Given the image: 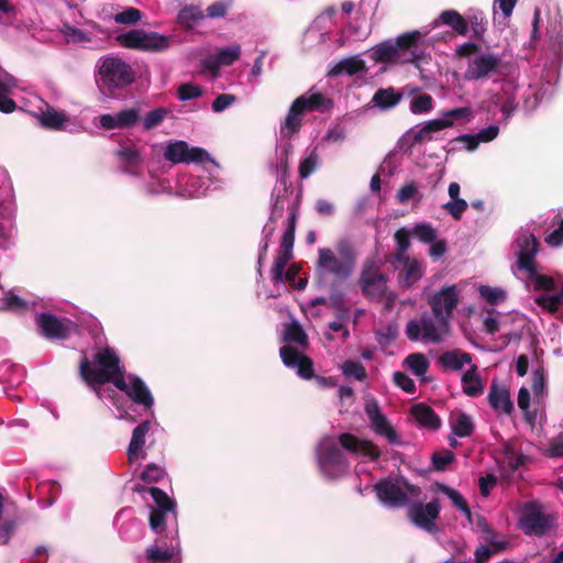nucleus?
<instances>
[{
	"mask_svg": "<svg viewBox=\"0 0 563 563\" xmlns=\"http://www.w3.org/2000/svg\"><path fill=\"white\" fill-rule=\"evenodd\" d=\"M151 429V421L144 420L133 429L132 438L126 451L129 463H134L141 455L145 444V437Z\"/></svg>",
	"mask_w": 563,
	"mask_h": 563,
	"instance_id": "22",
	"label": "nucleus"
},
{
	"mask_svg": "<svg viewBox=\"0 0 563 563\" xmlns=\"http://www.w3.org/2000/svg\"><path fill=\"white\" fill-rule=\"evenodd\" d=\"M555 517L544 514L541 504L528 501L521 508L519 527L527 536L543 537L554 526Z\"/></svg>",
	"mask_w": 563,
	"mask_h": 563,
	"instance_id": "7",
	"label": "nucleus"
},
{
	"mask_svg": "<svg viewBox=\"0 0 563 563\" xmlns=\"http://www.w3.org/2000/svg\"><path fill=\"white\" fill-rule=\"evenodd\" d=\"M170 40L167 36L161 35L156 32H145L143 49L151 52L164 51L169 46Z\"/></svg>",
	"mask_w": 563,
	"mask_h": 563,
	"instance_id": "40",
	"label": "nucleus"
},
{
	"mask_svg": "<svg viewBox=\"0 0 563 563\" xmlns=\"http://www.w3.org/2000/svg\"><path fill=\"white\" fill-rule=\"evenodd\" d=\"M291 151V146L288 145L284 148L285 159L280 162L279 168H280V177L279 183L284 187V192L286 194L289 190V187L291 184H289V176H290V169L288 165V155Z\"/></svg>",
	"mask_w": 563,
	"mask_h": 563,
	"instance_id": "59",
	"label": "nucleus"
},
{
	"mask_svg": "<svg viewBox=\"0 0 563 563\" xmlns=\"http://www.w3.org/2000/svg\"><path fill=\"white\" fill-rule=\"evenodd\" d=\"M479 294L490 305H498L506 298V292L496 287L481 286Z\"/></svg>",
	"mask_w": 563,
	"mask_h": 563,
	"instance_id": "53",
	"label": "nucleus"
},
{
	"mask_svg": "<svg viewBox=\"0 0 563 563\" xmlns=\"http://www.w3.org/2000/svg\"><path fill=\"white\" fill-rule=\"evenodd\" d=\"M440 515V503L438 499L423 505L416 503L408 509L409 519L419 528L432 532L437 529L434 520Z\"/></svg>",
	"mask_w": 563,
	"mask_h": 563,
	"instance_id": "14",
	"label": "nucleus"
},
{
	"mask_svg": "<svg viewBox=\"0 0 563 563\" xmlns=\"http://www.w3.org/2000/svg\"><path fill=\"white\" fill-rule=\"evenodd\" d=\"M167 115V110L165 108H156L150 111L143 119V128L144 130H152L158 126Z\"/></svg>",
	"mask_w": 563,
	"mask_h": 563,
	"instance_id": "51",
	"label": "nucleus"
},
{
	"mask_svg": "<svg viewBox=\"0 0 563 563\" xmlns=\"http://www.w3.org/2000/svg\"><path fill=\"white\" fill-rule=\"evenodd\" d=\"M357 261V251L352 241L340 239L334 249L320 247L314 264L316 285H342L353 274Z\"/></svg>",
	"mask_w": 563,
	"mask_h": 563,
	"instance_id": "2",
	"label": "nucleus"
},
{
	"mask_svg": "<svg viewBox=\"0 0 563 563\" xmlns=\"http://www.w3.org/2000/svg\"><path fill=\"white\" fill-rule=\"evenodd\" d=\"M536 303L543 309L548 310L551 313H554L559 310V306L561 303V300L553 295V296H540L536 299Z\"/></svg>",
	"mask_w": 563,
	"mask_h": 563,
	"instance_id": "64",
	"label": "nucleus"
},
{
	"mask_svg": "<svg viewBox=\"0 0 563 563\" xmlns=\"http://www.w3.org/2000/svg\"><path fill=\"white\" fill-rule=\"evenodd\" d=\"M439 20L442 24L450 26L459 35H466L468 32V21L456 10H444L440 13Z\"/></svg>",
	"mask_w": 563,
	"mask_h": 563,
	"instance_id": "30",
	"label": "nucleus"
},
{
	"mask_svg": "<svg viewBox=\"0 0 563 563\" xmlns=\"http://www.w3.org/2000/svg\"><path fill=\"white\" fill-rule=\"evenodd\" d=\"M421 37L422 33L415 30L400 34L395 42L384 41L373 48L371 58L375 63L413 64L418 67L424 56L423 51L419 49Z\"/></svg>",
	"mask_w": 563,
	"mask_h": 563,
	"instance_id": "3",
	"label": "nucleus"
},
{
	"mask_svg": "<svg viewBox=\"0 0 563 563\" xmlns=\"http://www.w3.org/2000/svg\"><path fill=\"white\" fill-rule=\"evenodd\" d=\"M450 426L452 432L459 438L472 435L475 428L471 417L464 411L451 413Z\"/></svg>",
	"mask_w": 563,
	"mask_h": 563,
	"instance_id": "28",
	"label": "nucleus"
},
{
	"mask_svg": "<svg viewBox=\"0 0 563 563\" xmlns=\"http://www.w3.org/2000/svg\"><path fill=\"white\" fill-rule=\"evenodd\" d=\"M455 459V455L450 450H444L443 452H435L431 456V462L433 468L438 472H443L446 470L448 465L452 463Z\"/></svg>",
	"mask_w": 563,
	"mask_h": 563,
	"instance_id": "52",
	"label": "nucleus"
},
{
	"mask_svg": "<svg viewBox=\"0 0 563 563\" xmlns=\"http://www.w3.org/2000/svg\"><path fill=\"white\" fill-rule=\"evenodd\" d=\"M333 107V101L321 92H307L296 98L282 124L280 133L290 139L298 133L302 125V115L307 112H325Z\"/></svg>",
	"mask_w": 563,
	"mask_h": 563,
	"instance_id": "4",
	"label": "nucleus"
},
{
	"mask_svg": "<svg viewBox=\"0 0 563 563\" xmlns=\"http://www.w3.org/2000/svg\"><path fill=\"white\" fill-rule=\"evenodd\" d=\"M317 167V156L312 153L300 161L298 173L301 179L308 178Z\"/></svg>",
	"mask_w": 563,
	"mask_h": 563,
	"instance_id": "61",
	"label": "nucleus"
},
{
	"mask_svg": "<svg viewBox=\"0 0 563 563\" xmlns=\"http://www.w3.org/2000/svg\"><path fill=\"white\" fill-rule=\"evenodd\" d=\"M148 494L156 504L155 509L175 511L176 503L163 489L158 487H150Z\"/></svg>",
	"mask_w": 563,
	"mask_h": 563,
	"instance_id": "42",
	"label": "nucleus"
},
{
	"mask_svg": "<svg viewBox=\"0 0 563 563\" xmlns=\"http://www.w3.org/2000/svg\"><path fill=\"white\" fill-rule=\"evenodd\" d=\"M145 556L150 563H168L173 560L174 552L169 548H159L157 544H153L146 549Z\"/></svg>",
	"mask_w": 563,
	"mask_h": 563,
	"instance_id": "41",
	"label": "nucleus"
},
{
	"mask_svg": "<svg viewBox=\"0 0 563 563\" xmlns=\"http://www.w3.org/2000/svg\"><path fill=\"white\" fill-rule=\"evenodd\" d=\"M283 341L286 343H296L301 349H307L309 339L302 327L294 321L285 327Z\"/></svg>",
	"mask_w": 563,
	"mask_h": 563,
	"instance_id": "32",
	"label": "nucleus"
},
{
	"mask_svg": "<svg viewBox=\"0 0 563 563\" xmlns=\"http://www.w3.org/2000/svg\"><path fill=\"white\" fill-rule=\"evenodd\" d=\"M433 108V99L429 93H422L410 102V111L415 114L428 113Z\"/></svg>",
	"mask_w": 563,
	"mask_h": 563,
	"instance_id": "46",
	"label": "nucleus"
},
{
	"mask_svg": "<svg viewBox=\"0 0 563 563\" xmlns=\"http://www.w3.org/2000/svg\"><path fill=\"white\" fill-rule=\"evenodd\" d=\"M422 276V265L418 260L413 258L412 261L402 266V269L399 273V283L401 287L409 288L415 283L420 280Z\"/></svg>",
	"mask_w": 563,
	"mask_h": 563,
	"instance_id": "31",
	"label": "nucleus"
},
{
	"mask_svg": "<svg viewBox=\"0 0 563 563\" xmlns=\"http://www.w3.org/2000/svg\"><path fill=\"white\" fill-rule=\"evenodd\" d=\"M339 443L347 452L358 456L369 457L372 461L378 460L382 454L379 448L374 442L358 439L356 435L349 432L339 435Z\"/></svg>",
	"mask_w": 563,
	"mask_h": 563,
	"instance_id": "18",
	"label": "nucleus"
},
{
	"mask_svg": "<svg viewBox=\"0 0 563 563\" xmlns=\"http://www.w3.org/2000/svg\"><path fill=\"white\" fill-rule=\"evenodd\" d=\"M166 475V472L163 467L157 464L151 463L147 464L144 471L140 474V478L146 483H157Z\"/></svg>",
	"mask_w": 563,
	"mask_h": 563,
	"instance_id": "48",
	"label": "nucleus"
},
{
	"mask_svg": "<svg viewBox=\"0 0 563 563\" xmlns=\"http://www.w3.org/2000/svg\"><path fill=\"white\" fill-rule=\"evenodd\" d=\"M99 75L102 85L109 90L122 89L135 80V71L130 64L119 57H106L100 67Z\"/></svg>",
	"mask_w": 563,
	"mask_h": 563,
	"instance_id": "6",
	"label": "nucleus"
},
{
	"mask_svg": "<svg viewBox=\"0 0 563 563\" xmlns=\"http://www.w3.org/2000/svg\"><path fill=\"white\" fill-rule=\"evenodd\" d=\"M412 235L423 243H432L437 240V231L428 223H418L413 230Z\"/></svg>",
	"mask_w": 563,
	"mask_h": 563,
	"instance_id": "50",
	"label": "nucleus"
},
{
	"mask_svg": "<svg viewBox=\"0 0 563 563\" xmlns=\"http://www.w3.org/2000/svg\"><path fill=\"white\" fill-rule=\"evenodd\" d=\"M26 306H27L26 302L22 298H20L19 296H16L10 291L3 298L0 309H5V310H10V311H19V310H24L26 308Z\"/></svg>",
	"mask_w": 563,
	"mask_h": 563,
	"instance_id": "57",
	"label": "nucleus"
},
{
	"mask_svg": "<svg viewBox=\"0 0 563 563\" xmlns=\"http://www.w3.org/2000/svg\"><path fill=\"white\" fill-rule=\"evenodd\" d=\"M500 57L495 53L479 54L467 63L464 78L471 81L488 79L490 75L499 73Z\"/></svg>",
	"mask_w": 563,
	"mask_h": 563,
	"instance_id": "12",
	"label": "nucleus"
},
{
	"mask_svg": "<svg viewBox=\"0 0 563 563\" xmlns=\"http://www.w3.org/2000/svg\"><path fill=\"white\" fill-rule=\"evenodd\" d=\"M374 490L379 501L393 508L402 507L409 501L406 492H404L396 482L389 478H383L377 482L374 486Z\"/></svg>",
	"mask_w": 563,
	"mask_h": 563,
	"instance_id": "17",
	"label": "nucleus"
},
{
	"mask_svg": "<svg viewBox=\"0 0 563 563\" xmlns=\"http://www.w3.org/2000/svg\"><path fill=\"white\" fill-rule=\"evenodd\" d=\"M410 412L416 421L423 428L437 431L441 427V418L427 404L419 402L411 407Z\"/></svg>",
	"mask_w": 563,
	"mask_h": 563,
	"instance_id": "21",
	"label": "nucleus"
},
{
	"mask_svg": "<svg viewBox=\"0 0 563 563\" xmlns=\"http://www.w3.org/2000/svg\"><path fill=\"white\" fill-rule=\"evenodd\" d=\"M463 393L470 397H477L484 393V384L477 374V366L472 365L462 375Z\"/></svg>",
	"mask_w": 563,
	"mask_h": 563,
	"instance_id": "26",
	"label": "nucleus"
},
{
	"mask_svg": "<svg viewBox=\"0 0 563 563\" xmlns=\"http://www.w3.org/2000/svg\"><path fill=\"white\" fill-rule=\"evenodd\" d=\"M394 383L408 394H412L416 390L415 382L402 372L394 373Z\"/></svg>",
	"mask_w": 563,
	"mask_h": 563,
	"instance_id": "62",
	"label": "nucleus"
},
{
	"mask_svg": "<svg viewBox=\"0 0 563 563\" xmlns=\"http://www.w3.org/2000/svg\"><path fill=\"white\" fill-rule=\"evenodd\" d=\"M468 203L462 198L451 199L442 206V208L454 219L461 220L466 211Z\"/></svg>",
	"mask_w": 563,
	"mask_h": 563,
	"instance_id": "47",
	"label": "nucleus"
},
{
	"mask_svg": "<svg viewBox=\"0 0 563 563\" xmlns=\"http://www.w3.org/2000/svg\"><path fill=\"white\" fill-rule=\"evenodd\" d=\"M167 512L169 511L152 508L150 515V527L156 533H162L165 530Z\"/></svg>",
	"mask_w": 563,
	"mask_h": 563,
	"instance_id": "56",
	"label": "nucleus"
},
{
	"mask_svg": "<svg viewBox=\"0 0 563 563\" xmlns=\"http://www.w3.org/2000/svg\"><path fill=\"white\" fill-rule=\"evenodd\" d=\"M341 368L345 376L354 377L360 382L364 380L367 376L364 365L358 361L347 360L342 364Z\"/></svg>",
	"mask_w": 563,
	"mask_h": 563,
	"instance_id": "43",
	"label": "nucleus"
},
{
	"mask_svg": "<svg viewBox=\"0 0 563 563\" xmlns=\"http://www.w3.org/2000/svg\"><path fill=\"white\" fill-rule=\"evenodd\" d=\"M36 323L41 334L51 340H65L69 336V327L51 313L37 316Z\"/></svg>",
	"mask_w": 563,
	"mask_h": 563,
	"instance_id": "19",
	"label": "nucleus"
},
{
	"mask_svg": "<svg viewBox=\"0 0 563 563\" xmlns=\"http://www.w3.org/2000/svg\"><path fill=\"white\" fill-rule=\"evenodd\" d=\"M295 232H296V214L292 213L288 219V225L285 230L282 242L277 252V255L272 267V280L276 284L287 280L292 283L298 273L296 265H291L287 272L285 268L291 261L295 244Z\"/></svg>",
	"mask_w": 563,
	"mask_h": 563,
	"instance_id": "5",
	"label": "nucleus"
},
{
	"mask_svg": "<svg viewBox=\"0 0 563 563\" xmlns=\"http://www.w3.org/2000/svg\"><path fill=\"white\" fill-rule=\"evenodd\" d=\"M319 288L329 289L330 296L328 298L329 307L338 312L339 318L346 317L349 310L345 308L344 294L340 291L341 285H317Z\"/></svg>",
	"mask_w": 563,
	"mask_h": 563,
	"instance_id": "33",
	"label": "nucleus"
},
{
	"mask_svg": "<svg viewBox=\"0 0 563 563\" xmlns=\"http://www.w3.org/2000/svg\"><path fill=\"white\" fill-rule=\"evenodd\" d=\"M203 90L200 86L190 82L183 84L178 88V98L181 101H188L201 97Z\"/></svg>",
	"mask_w": 563,
	"mask_h": 563,
	"instance_id": "55",
	"label": "nucleus"
},
{
	"mask_svg": "<svg viewBox=\"0 0 563 563\" xmlns=\"http://www.w3.org/2000/svg\"><path fill=\"white\" fill-rule=\"evenodd\" d=\"M9 90V86L4 81L0 80V111L3 113H11L16 108L15 101L5 96Z\"/></svg>",
	"mask_w": 563,
	"mask_h": 563,
	"instance_id": "58",
	"label": "nucleus"
},
{
	"mask_svg": "<svg viewBox=\"0 0 563 563\" xmlns=\"http://www.w3.org/2000/svg\"><path fill=\"white\" fill-rule=\"evenodd\" d=\"M529 277L533 280V288L537 291H552L555 289V283L552 277L541 275L538 273L537 267L533 273H528Z\"/></svg>",
	"mask_w": 563,
	"mask_h": 563,
	"instance_id": "44",
	"label": "nucleus"
},
{
	"mask_svg": "<svg viewBox=\"0 0 563 563\" xmlns=\"http://www.w3.org/2000/svg\"><path fill=\"white\" fill-rule=\"evenodd\" d=\"M367 67L365 62L358 56H350L341 59L336 63L329 71L328 76L336 77L341 74H346L349 76H354L358 73H366Z\"/></svg>",
	"mask_w": 563,
	"mask_h": 563,
	"instance_id": "24",
	"label": "nucleus"
},
{
	"mask_svg": "<svg viewBox=\"0 0 563 563\" xmlns=\"http://www.w3.org/2000/svg\"><path fill=\"white\" fill-rule=\"evenodd\" d=\"M115 115L120 129H128L133 126L139 121L140 110L136 108H130L118 112Z\"/></svg>",
	"mask_w": 563,
	"mask_h": 563,
	"instance_id": "49",
	"label": "nucleus"
},
{
	"mask_svg": "<svg viewBox=\"0 0 563 563\" xmlns=\"http://www.w3.org/2000/svg\"><path fill=\"white\" fill-rule=\"evenodd\" d=\"M428 303L431 307L434 318L441 321L442 329L445 330L459 303L456 287H443L440 291L429 296Z\"/></svg>",
	"mask_w": 563,
	"mask_h": 563,
	"instance_id": "10",
	"label": "nucleus"
},
{
	"mask_svg": "<svg viewBox=\"0 0 563 563\" xmlns=\"http://www.w3.org/2000/svg\"><path fill=\"white\" fill-rule=\"evenodd\" d=\"M241 56L240 45L224 47L218 51L214 59H205L203 66L210 70H217L219 66H230Z\"/></svg>",
	"mask_w": 563,
	"mask_h": 563,
	"instance_id": "25",
	"label": "nucleus"
},
{
	"mask_svg": "<svg viewBox=\"0 0 563 563\" xmlns=\"http://www.w3.org/2000/svg\"><path fill=\"white\" fill-rule=\"evenodd\" d=\"M23 522V517L19 514L13 517H5L0 521V539L3 544H7L12 536L15 533L18 527Z\"/></svg>",
	"mask_w": 563,
	"mask_h": 563,
	"instance_id": "38",
	"label": "nucleus"
},
{
	"mask_svg": "<svg viewBox=\"0 0 563 563\" xmlns=\"http://www.w3.org/2000/svg\"><path fill=\"white\" fill-rule=\"evenodd\" d=\"M515 244L517 246V267L527 273H533L537 267L536 256L539 252L540 243L533 233L525 232L517 236Z\"/></svg>",
	"mask_w": 563,
	"mask_h": 563,
	"instance_id": "13",
	"label": "nucleus"
},
{
	"mask_svg": "<svg viewBox=\"0 0 563 563\" xmlns=\"http://www.w3.org/2000/svg\"><path fill=\"white\" fill-rule=\"evenodd\" d=\"M440 489L443 494H445L454 504V506L460 510L467 509V501L465 498L455 489L451 488L446 485H440Z\"/></svg>",
	"mask_w": 563,
	"mask_h": 563,
	"instance_id": "60",
	"label": "nucleus"
},
{
	"mask_svg": "<svg viewBox=\"0 0 563 563\" xmlns=\"http://www.w3.org/2000/svg\"><path fill=\"white\" fill-rule=\"evenodd\" d=\"M280 358L285 366L296 368L297 374L303 379H311L314 376L313 361L296 347L286 344L279 350Z\"/></svg>",
	"mask_w": 563,
	"mask_h": 563,
	"instance_id": "15",
	"label": "nucleus"
},
{
	"mask_svg": "<svg viewBox=\"0 0 563 563\" xmlns=\"http://www.w3.org/2000/svg\"><path fill=\"white\" fill-rule=\"evenodd\" d=\"M203 19V12L195 5L185 7L178 13V22L186 29H194Z\"/></svg>",
	"mask_w": 563,
	"mask_h": 563,
	"instance_id": "35",
	"label": "nucleus"
},
{
	"mask_svg": "<svg viewBox=\"0 0 563 563\" xmlns=\"http://www.w3.org/2000/svg\"><path fill=\"white\" fill-rule=\"evenodd\" d=\"M319 466L329 477H336L345 473L349 468V462L336 445V443L328 438L323 439L318 449Z\"/></svg>",
	"mask_w": 563,
	"mask_h": 563,
	"instance_id": "9",
	"label": "nucleus"
},
{
	"mask_svg": "<svg viewBox=\"0 0 563 563\" xmlns=\"http://www.w3.org/2000/svg\"><path fill=\"white\" fill-rule=\"evenodd\" d=\"M466 20L468 21V26H471L472 36L475 40L483 42L487 32L488 23L483 12L478 10L471 11L467 14Z\"/></svg>",
	"mask_w": 563,
	"mask_h": 563,
	"instance_id": "34",
	"label": "nucleus"
},
{
	"mask_svg": "<svg viewBox=\"0 0 563 563\" xmlns=\"http://www.w3.org/2000/svg\"><path fill=\"white\" fill-rule=\"evenodd\" d=\"M405 364L416 376H423L429 368V360L422 353H411L405 358Z\"/></svg>",
	"mask_w": 563,
	"mask_h": 563,
	"instance_id": "39",
	"label": "nucleus"
},
{
	"mask_svg": "<svg viewBox=\"0 0 563 563\" xmlns=\"http://www.w3.org/2000/svg\"><path fill=\"white\" fill-rule=\"evenodd\" d=\"M229 7L230 4L225 1L213 2L206 9V15L211 19L223 18L228 12Z\"/></svg>",
	"mask_w": 563,
	"mask_h": 563,
	"instance_id": "63",
	"label": "nucleus"
},
{
	"mask_svg": "<svg viewBox=\"0 0 563 563\" xmlns=\"http://www.w3.org/2000/svg\"><path fill=\"white\" fill-rule=\"evenodd\" d=\"M471 362L472 355L467 352H462L460 350L444 352L439 357V363L445 369L450 371H460L463 368L465 364H470Z\"/></svg>",
	"mask_w": 563,
	"mask_h": 563,
	"instance_id": "27",
	"label": "nucleus"
},
{
	"mask_svg": "<svg viewBox=\"0 0 563 563\" xmlns=\"http://www.w3.org/2000/svg\"><path fill=\"white\" fill-rule=\"evenodd\" d=\"M552 224L558 228L548 234L544 241L551 246H560L563 244V216L561 212L553 218Z\"/></svg>",
	"mask_w": 563,
	"mask_h": 563,
	"instance_id": "45",
	"label": "nucleus"
},
{
	"mask_svg": "<svg viewBox=\"0 0 563 563\" xmlns=\"http://www.w3.org/2000/svg\"><path fill=\"white\" fill-rule=\"evenodd\" d=\"M144 37H145V31L135 29V30L125 32L123 34H120L117 37V41L123 47L142 51Z\"/></svg>",
	"mask_w": 563,
	"mask_h": 563,
	"instance_id": "36",
	"label": "nucleus"
},
{
	"mask_svg": "<svg viewBox=\"0 0 563 563\" xmlns=\"http://www.w3.org/2000/svg\"><path fill=\"white\" fill-rule=\"evenodd\" d=\"M142 19V12L133 7L126 8L114 15V21L119 24H136Z\"/></svg>",
	"mask_w": 563,
	"mask_h": 563,
	"instance_id": "54",
	"label": "nucleus"
},
{
	"mask_svg": "<svg viewBox=\"0 0 563 563\" xmlns=\"http://www.w3.org/2000/svg\"><path fill=\"white\" fill-rule=\"evenodd\" d=\"M173 164L213 162L210 154L201 147H190L186 141L169 142L163 154Z\"/></svg>",
	"mask_w": 563,
	"mask_h": 563,
	"instance_id": "11",
	"label": "nucleus"
},
{
	"mask_svg": "<svg viewBox=\"0 0 563 563\" xmlns=\"http://www.w3.org/2000/svg\"><path fill=\"white\" fill-rule=\"evenodd\" d=\"M364 410L369 420L371 428L375 433L385 437L390 443L399 442L396 430L390 426L387 418L380 411L379 404L376 399L366 400Z\"/></svg>",
	"mask_w": 563,
	"mask_h": 563,
	"instance_id": "16",
	"label": "nucleus"
},
{
	"mask_svg": "<svg viewBox=\"0 0 563 563\" xmlns=\"http://www.w3.org/2000/svg\"><path fill=\"white\" fill-rule=\"evenodd\" d=\"M421 322V340L424 342L440 343L443 340V336L446 335L450 331V323H448L446 329H442L440 320H432L429 316L423 314L420 319Z\"/></svg>",
	"mask_w": 563,
	"mask_h": 563,
	"instance_id": "23",
	"label": "nucleus"
},
{
	"mask_svg": "<svg viewBox=\"0 0 563 563\" xmlns=\"http://www.w3.org/2000/svg\"><path fill=\"white\" fill-rule=\"evenodd\" d=\"M488 402L495 411H501L505 415H511L514 411V402L509 390L500 387L496 380H493L490 385Z\"/></svg>",
	"mask_w": 563,
	"mask_h": 563,
	"instance_id": "20",
	"label": "nucleus"
},
{
	"mask_svg": "<svg viewBox=\"0 0 563 563\" xmlns=\"http://www.w3.org/2000/svg\"><path fill=\"white\" fill-rule=\"evenodd\" d=\"M358 284L366 298L380 300L386 295L387 277L373 260L364 262Z\"/></svg>",
	"mask_w": 563,
	"mask_h": 563,
	"instance_id": "8",
	"label": "nucleus"
},
{
	"mask_svg": "<svg viewBox=\"0 0 563 563\" xmlns=\"http://www.w3.org/2000/svg\"><path fill=\"white\" fill-rule=\"evenodd\" d=\"M93 362L98 367H92L86 354L79 361V375L86 385L96 389V386L111 383L133 402L146 409L154 406V398L142 378L129 375V384L125 382L124 367L121 366V360L112 347L106 346L99 350L93 355Z\"/></svg>",
	"mask_w": 563,
	"mask_h": 563,
	"instance_id": "1",
	"label": "nucleus"
},
{
	"mask_svg": "<svg viewBox=\"0 0 563 563\" xmlns=\"http://www.w3.org/2000/svg\"><path fill=\"white\" fill-rule=\"evenodd\" d=\"M40 121L42 126L48 130H60L67 121V118L64 113L58 112L53 108H48L42 113Z\"/></svg>",
	"mask_w": 563,
	"mask_h": 563,
	"instance_id": "37",
	"label": "nucleus"
},
{
	"mask_svg": "<svg viewBox=\"0 0 563 563\" xmlns=\"http://www.w3.org/2000/svg\"><path fill=\"white\" fill-rule=\"evenodd\" d=\"M402 92L395 90L393 87L379 88L373 96L372 102L383 109H390L397 106L402 99Z\"/></svg>",
	"mask_w": 563,
	"mask_h": 563,
	"instance_id": "29",
	"label": "nucleus"
}]
</instances>
